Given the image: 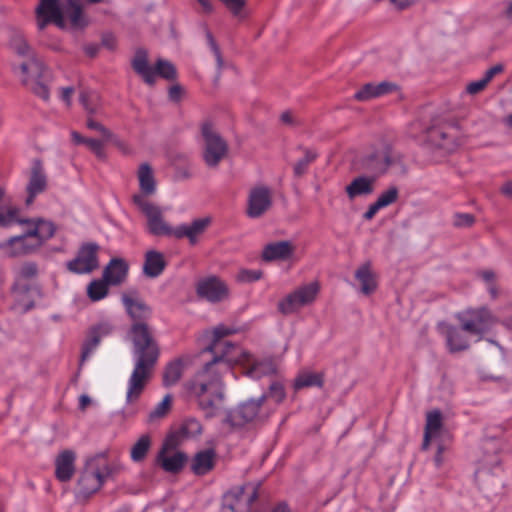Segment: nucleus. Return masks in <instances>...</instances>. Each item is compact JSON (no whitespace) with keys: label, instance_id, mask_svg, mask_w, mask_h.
<instances>
[{"label":"nucleus","instance_id":"nucleus-51","mask_svg":"<svg viewBox=\"0 0 512 512\" xmlns=\"http://www.w3.org/2000/svg\"><path fill=\"white\" fill-rule=\"evenodd\" d=\"M475 217L469 213H456L453 224L456 227H470L474 224Z\"/></svg>","mask_w":512,"mask_h":512},{"label":"nucleus","instance_id":"nucleus-2","mask_svg":"<svg viewBox=\"0 0 512 512\" xmlns=\"http://www.w3.org/2000/svg\"><path fill=\"white\" fill-rule=\"evenodd\" d=\"M233 332L234 330L224 325L214 328L213 339L205 349L213 354L212 360L186 383L187 390L197 398L199 407L206 412L207 417L214 416L215 403L223 400L222 374L229 371L232 363L236 361L235 357L229 356L235 345L224 340V337Z\"/></svg>","mask_w":512,"mask_h":512},{"label":"nucleus","instance_id":"nucleus-23","mask_svg":"<svg viewBox=\"0 0 512 512\" xmlns=\"http://www.w3.org/2000/svg\"><path fill=\"white\" fill-rule=\"evenodd\" d=\"M189 356H180L169 361L163 370L162 384L164 387L175 386L183 376Z\"/></svg>","mask_w":512,"mask_h":512},{"label":"nucleus","instance_id":"nucleus-19","mask_svg":"<svg viewBox=\"0 0 512 512\" xmlns=\"http://www.w3.org/2000/svg\"><path fill=\"white\" fill-rule=\"evenodd\" d=\"M295 252L294 245L287 240L276 241L266 244L261 253L264 262L287 261Z\"/></svg>","mask_w":512,"mask_h":512},{"label":"nucleus","instance_id":"nucleus-52","mask_svg":"<svg viewBox=\"0 0 512 512\" xmlns=\"http://www.w3.org/2000/svg\"><path fill=\"white\" fill-rule=\"evenodd\" d=\"M220 1L236 17L241 15V11L246 4V0H220Z\"/></svg>","mask_w":512,"mask_h":512},{"label":"nucleus","instance_id":"nucleus-17","mask_svg":"<svg viewBox=\"0 0 512 512\" xmlns=\"http://www.w3.org/2000/svg\"><path fill=\"white\" fill-rule=\"evenodd\" d=\"M47 188V176L42 162L35 159L32 163L29 181L26 187V205L33 203L35 197L43 193Z\"/></svg>","mask_w":512,"mask_h":512},{"label":"nucleus","instance_id":"nucleus-18","mask_svg":"<svg viewBox=\"0 0 512 512\" xmlns=\"http://www.w3.org/2000/svg\"><path fill=\"white\" fill-rule=\"evenodd\" d=\"M196 291L199 297L212 303L221 301L228 294L227 286L216 276L199 281Z\"/></svg>","mask_w":512,"mask_h":512},{"label":"nucleus","instance_id":"nucleus-37","mask_svg":"<svg viewBox=\"0 0 512 512\" xmlns=\"http://www.w3.org/2000/svg\"><path fill=\"white\" fill-rule=\"evenodd\" d=\"M30 290V286L28 284H20L16 282L12 286V291L17 295L15 303L13 305V309L20 314H25L32 310L35 307V302L33 300H29L25 302L21 297L28 293Z\"/></svg>","mask_w":512,"mask_h":512},{"label":"nucleus","instance_id":"nucleus-21","mask_svg":"<svg viewBox=\"0 0 512 512\" xmlns=\"http://www.w3.org/2000/svg\"><path fill=\"white\" fill-rule=\"evenodd\" d=\"M39 241L34 235H28V230L19 236L10 238L5 244L0 247L8 246L11 248V255H27L36 251L41 246Z\"/></svg>","mask_w":512,"mask_h":512},{"label":"nucleus","instance_id":"nucleus-47","mask_svg":"<svg viewBox=\"0 0 512 512\" xmlns=\"http://www.w3.org/2000/svg\"><path fill=\"white\" fill-rule=\"evenodd\" d=\"M399 196V190L396 186L389 187L386 191L382 192L377 198L376 202L385 208L397 201Z\"/></svg>","mask_w":512,"mask_h":512},{"label":"nucleus","instance_id":"nucleus-14","mask_svg":"<svg viewBox=\"0 0 512 512\" xmlns=\"http://www.w3.org/2000/svg\"><path fill=\"white\" fill-rule=\"evenodd\" d=\"M35 14L39 30L45 29L51 23L60 29L66 27L63 6L60 0H39Z\"/></svg>","mask_w":512,"mask_h":512},{"label":"nucleus","instance_id":"nucleus-3","mask_svg":"<svg viewBox=\"0 0 512 512\" xmlns=\"http://www.w3.org/2000/svg\"><path fill=\"white\" fill-rule=\"evenodd\" d=\"M133 203L146 216L148 233L156 237L187 238L191 245H195L198 242V236L203 234L210 224V218H198L190 224H181L173 228L164 221L160 207L145 200L142 195H134Z\"/></svg>","mask_w":512,"mask_h":512},{"label":"nucleus","instance_id":"nucleus-31","mask_svg":"<svg viewBox=\"0 0 512 512\" xmlns=\"http://www.w3.org/2000/svg\"><path fill=\"white\" fill-rule=\"evenodd\" d=\"M462 327L447 326L445 336L446 343L450 352H460L469 348V341L464 335Z\"/></svg>","mask_w":512,"mask_h":512},{"label":"nucleus","instance_id":"nucleus-26","mask_svg":"<svg viewBox=\"0 0 512 512\" xmlns=\"http://www.w3.org/2000/svg\"><path fill=\"white\" fill-rule=\"evenodd\" d=\"M63 12L64 20L66 21L67 19L73 29L82 30L89 23L88 18L83 12L82 6L77 2V0H65Z\"/></svg>","mask_w":512,"mask_h":512},{"label":"nucleus","instance_id":"nucleus-38","mask_svg":"<svg viewBox=\"0 0 512 512\" xmlns=\"http://www.w3.org/2000/svg\"><path fill=\"white\" fill-rule=\"evenodd\" d=\"M277 372L276 364L272 359H265L255 361L248 369L247 374L254 379H259L263 376L274 375Z\"/></svg>","mask_w":512,"mask_h":512},{"label":"nucleus","instance_id":"nucleus-62","mask_svg":"<svg viewBox=\"0 0 512 512\" xmlns=\"http://www.w3.org/2000/svg\"><path fill=\"white\" fill-rule=\"evenodd\" d=\"M444 452V446L442 444L438 445L437 452L434 456V463L437 468H439L443 463L442 454Z\"/></svg>","mask_w":512,"mask_h":512},{"label":"nucleus","instance_id":"nucleus-58","mask_svg":"<svg viewBox=\"0 0 512 512\" xmlns=\"http://www.w3.org/2000/svg\"><path fill=\"white\" fill-rule=\"evenodd\" d=\"M87 127L91 130H96L101 133L104 137H110V132L101 123L93 120L92 118L87 119Z\"/></svg>","mask_w":512,"mask_h":512},{"label":"nucleus","instance_id":"nucleus-41","mask_svg":"<svg viewBox=\"0 0 512 512\" xmlns=\"http://www.w3.org/2000/svg\"><path fill=\"white\" fill-rule=\"evenodd\" d=\"M11 48L22 57H30L33 55L24 35L19 31H13L10 36Z\"/></svg>","mask_w":512,"mask_h":512},{"label":"nucleus","instance_id":"nucleus-1","mask_svg":"<svg viewBox=\"0 0 512 512\" xmlns=\"http://www.w3.org/2000/svg\"><path fill=\"white\" fill-rule=\"evenodd\" d=\"M122 304L133 324L129 330L133 348L134 369L128 380L126 401L138 399L143 392L151 373L157 364L160 350L147 321L152 316V308L141 298L123 294Z\"/></svg>","mask_w":512,"mask_h":512},{"label":"nucleus","instance_id":"nucleus-7","mask_svg":"<svg viewBox=\"0 0 512 512\" xmlns=\"http://www.w3.org/2000/svg\"><path fill=\"white\" fill-rule=\"evenodd\" d=\"M456 318L461 323L462 329L471 334L479 336L478 340L488 332L496 322L495 316L487 307L467 309L459 312Z\"/></svg>","mask_w":512,"mask_h":512},{"label":"nucleus","instance_id":"nucleus-64","mask_svg":"<svg viewBox=\"0 0 512 512\" xmlns=\"http://www.w3.org/2000/svg\"><path fill=\"white\" fill-rule=\"evenodd\" d=\"M500 191L503 195L512 197V181H507L504 183Z\"/></svg>","mask_w":512,"mask_h":512},{"label":"nucleus","instance_id":"nucleus-36","mask_svg":"<svg viewBox=\"0 0 512 512\" xmlns=\"http://www.w3.org/2000/svg\"><path fill=\"white\" fill-rule=\"evenodd\" d=\"M324 385V375L323 373H313V372H301L295 378L293 383V388L295 391H299L303 388L307 387H319L321 388Z\"/></svg>","mask_w":512,"mask_h":512},{"label":"nucleus","instance_id":"nucleus-4","mask_svg":"<svg viewBox=\"0 0 512 512\" xmlns=\"http://www.w3.org/2000/svg\"><path fill=\"white\" fill-rule=\"evenodd\" d=\"M131 66L143 82L151 87L155 85L157 77L167 81H173L177 78L176 67L169 60L158 58L153 66L150 65L148 51L144 48H138L135 51Z\"/></svg>","mask_w":512,"mask_h":512},{"label":"nucleus","instance_id":"nucleus-54","mask_svg":"<svg viewBox=\"0 0 512 512\" xmlns=\"http://www.w3.org/2000/svg\"><path fill=\"white\" fill-rule=\"evenodd\" d=\"M171 403V396L166 395L163 400L156 406V408L150 413L151 418L162 417L166 414Z\"/></svg>","mask_w":512,"mask_h":512},{"label":"nucleus","instance_id":"nucleus-50","mask_svg":"<svg viewBox=\"0 0 512 512\" xmlns=\"http://www.w3.org/2000/svg\"><path fill=\"white\" fill-rule=\"evenodd\" d=\"M376 86V95L379 97L397 92L399 90V86L391 81H382L380 83H375Z\"/></svg>","mask_w":512,"mask_h":512},{"label":"nucleus","instance_id":"nucleus-27","mask_svg":"<svg viewBox=\"0 0 512 512\" xmlns=\"http://www.w3.org/2000/svg\"><path fill=\"white\" fill-rule=\"evenodd\" d=\"M167 262L163 253L157 250H148L144 256L143 274L149 278L159 277L165 270Z\"/></svg>","mask_w":512,"mask_h":512},{"label":"nucleus","instance_id":"nucleus-40","mask_svg":"<svg viewBox=\"0 0 512 512\" xmlns=\"http://www.w3.org/2000/svg\"><path fill=\"white\" fill-rule=\"evenodd\" d=\"M108 286H110V283L103 278L95 279L87 286V295L94 302L100 301L108 295Z\"/></svg>","mask_w":512,"mask_h":512},{"label":"nucleus","instance_id":"nucleus-6","mask_svg":"<svg viewBox=\"0 0 512 512\" xmlns=\"http://www.w3.org/2000/svg\"><path fill=\"white\" fill-rule=\"evenodd\" d=\"M266 400L267 395L262 394L257 399L251 398L240 403L237 407L226 412L223 422L231 428H242L250 422L264 419L261 414V407Z\"/></svg>","mask_w":512,"mask_h":512},{"label":"nucleus","instance_id":"nucleus-57","mask_svg":"<svg viewBox=\"0 0 512 512\" xmlns=\"http://www.w3.org/2000/svg\"><path fill=\"white\" fill-rule=\"evenodd\" d=\"M487 84L488 83L485 81L484 78H482L478 81H473L467 85L466 92L468 94L475 95V94L481 92L487 86Z\"/></svg>","mask_w":512,"mask_h":512},{"label":"nucleus","instance_id":"nucleus-42","mask_svg":"<svg viewBox=\"0 0 512 512\" xmlns=\"http://www.w3.org/2000/svg\"><path fill=\"white\" fill-rule=\"evenodd\" d=\"M18 210L16 208H5L0 207V227H8L14 223L24 224V222H30L29 219H18Z\"/></svg>","mask_w":512,"mask_h":512},{"label":"nucleus","instance_id":"nucleus-15","mask_svg":"<svg viewBox=\"0 0 512 512\" xmlns=\"http://www.w3.org/2000/svg\"><path fill=\"white\" fill-rule=\"evenodd\" d=\"M272 206V193L269 187L260 185L253 187L248 195L246 214L256 219L263 216Z\"/></svg>","mask_w":512,"mask_h":512},{"label":"nucleus","instance_id":"nucleus-32","mask_svg":"<svg viewBox=\"0 0 512 512\" xmlns=\"http://www.w3.org/2000/svg\"><path fill=\"white\" fill-rule=\"evenodd\" d=\"M376 181L373 176H358L346 186V193L350 199L360 195H368L373 192V183Z\"/></svg>","mask_w":512,"mask_h":512},{"label":"nucleus","instance_id":"nucleus-9","mask_svg":"<svg viewBox=\"0 0 512 512\" xmlns=\"http://www.w3.org/2000/svg\"><path fill=\"white\" fill-rule=\"evenodd\" d=\"M201 134L204 139L203 160L208 167L215 168L226 156L228 145L210 122L202 124Z\"/></svg>","mask_w":512,"mask_h":512},{"label":"nucleus","instance_id":"nucleus-28","mask_svg":"<svg viewBox=\"0 0 512 512\" xmlns=\"http://www.w3.org/2000/svg\"><path fill=\"white\" fill-rule=\"evenodd\" d=\"M21 72L27 77L23 79V84H29V78L34 80H42L47 78L48 70L43 62L34 55L29 57V61L23 62L20 65Z\"/></svg>","mask_w":512,"mask_h":512},{"label":"nucleus","instance_id":"nucleus-8","mask_svg":"<svg viewBox=\"0 0 512 512\" xmlns=\"http://www.w3.org/2000/svg\"><path fill=\"white\" fill-rule=\"evenodd\" d=\"M399 156L393 151L390 145H383L380 148L363 156L360 160V168L377 179L387 173L389 167L395 164Z\"/></svg>","mask_w":512,"mask_h":512},{"label":"nucleus","instance_id":"nucleus-20","mask_svg":"<svg viewBox=\"0 0 512 512\" xmlns=\"http://www.w3.org/2000/svg\"><path fill=\"white\" fill-rule=\"evenodd\" d=\"M129 271V265L123 258L114 257L103 269V279L110 283V286H119L125 282Z\"/></svg>","mask_w":512,"mask_h":512},{"label":"nucleus","instance_id":"nucleus-60","mask_svg":"<svg viewBox=\"0 0 512 512\" xmlns=\"http://www.w3.org/2000/svg\"><path fill=\"white\" fill-rule=\"evenodd\" d=\"M502 71H503V66L502 65H500V64L494 65V66H492L491 68H489L485 72V75H484L483 78L485 79V81L487 83H489L496 74H498V73H500Z\"/></svg>","mask_w":512,"mask_h":512},{"label":"nucleus","instance_id":"nucleus-49","mask_svg":"<svg viewBox=\"0 0 512 512\" xmlns=\"http://www.w3.org/2000/svg\"><path fill=\"white\" fill-rule=\"evenodd\" d=\"M206 39H207L210 49L212 50V52L215 56L217 68L219 70H221L223 67L224 61H223L220 49H219L212 33L208 29H206Z\"/></svg>","mask_w":512,"mask_h":512},{"label":"nucleus","instance_id":"nucleus-56","mask_svg":"<svg viewBox=\"0 0 512 512\" xmlns=\"http://www.w3.org/2000/svg\"><path fill=\"white\" fill-rule=\"evenodd\" d=\"M38 273L37 265L33 262L24 263L19 271V274L24 279H31Z\"/></svg>","mask_w":512,"mask_h":512},{"label":"nucleus","instance_id":"nucleus-45","mask_svg":"<svg viewBox=\"0 0 512 512\" xmlns=\"http://www.w3.org/2000/svg\"><path fill=\"white\" fill-rule=\"evenodd\" d=\"M265 394L267 395V399L270 398L274 400L276 404L282 403L286 398L285 387L280 381L271 382L268 388V392Z\"/></svg>","mask_w":512,"mask_h":512},{"label":"nucleus","instance_id":"nucleus-13","mask_svg":"<svg viewBox=\"0 0 512 512\" xmlns=\"http://www.w3.org/2000/svg\"><path fill=\"white\" fill-rule=\"evenodd\" d=\"M257 498V487L247 484L228 491L224 496V507L232 512H254L253 504Z\"/></svg>","mask_w":512,"mask_h":512},{"label":"nucleus","instance_id":"nucleus-55","mask_svg":"<svg viewBox=\"0 0 512 512\" xmlns=\"http://www.w3.org/2000/svg\"><path fill=\"white\" fill-rule=\"evenodd\" d=\"M32 91L35 95L40 97L41 99L47 101L49 99V89L46 84L42 82V80H35L33 85L31 86Z\"/></svg>","mask_w":512,"mask_h":512},{"label":"nucleus","instance_id":"nucleus-63","mask_svg":"<svg viewBox=\"0 0 512 512\" xmlns=\"http://www.w3.org/2000/svg\"><path fill=\"white\" fill-rule=\"evenodd\" d=\"M271 512H291V510L286 502H280L272 508Z\"/></svg>","mask_w":512,"mask_h":512},{"label":"nucleus","instance_id":"nucleus-33","mask_svg":"<svg viewBox=\"0 0 512 512\" xmlns=\"http://www.w3.org/2000/svg\"><path fill=\"white\" fill-rule=\"evenodd\" d=\"M355 278L359 281L360 290L364 295H370L376 290L377 283L369 262L364 263L356 270Z\"/></svg>","mask_w":512,"mask_h":512},{"label":"nucleus","instance_id":"nucleus-5","mask_svg":"<svg viewBox=\"0 0 512 512\" xmlns=\"http://www.w3.org/2000/svg\"><path fill=\"white\" fill-rule=\"evenodd\" d=\"M112 470L108 465L105 454L100 453L86 461L77 483V493L84 498L90 497L104 484Z\"/></svg>","mask_w":512,"mask_h":512},{"label":"nucleus","instance_id":"nucleus-43","mask_svg":"<svg viewBox=\"0 0 512 512\" xmlns=\"http://www.w3.org/2000/svg\"><path fill=\"white\" fill-rule=\"evenodd\" d=\"M79 101L89 114L96 112L98 106V94L96 92L82 90L79 95Z\"/></svg>","mask_w":512,"mask_h":512},{"label":"nucleus","instance_id":"nucleus-22","mask_svg":"<svg viewBox=\"0 0 512 512\" xmlns=\"http://www.w3.org/2000/svg\"><path fill=\"white\" fill-rule=\"evenodd\" d=\"M76 454L66 449L61 451L55 459V477L60 482H68L75 473Z\"/></svg>","mask_w":512,"mask_h":512},{"label":"nucleus","instance_id":"nucleus-25","mask_svg":"<svg viewBox=\"0 0 512 512\" xmlns=\"http://www.w3.org/2000/svg\"><path fill=\"white\" fill-rule=\"evenodd\" d=\"M216 452L212 448L197 452L191 460V471L197 476H204L215 466Z\"/></svg>","mask_w":512,"mask_h":512},{"label":"nucleus","instance_id":"nucleus-46","mask_svg":"<svg viewBox=\"0 0 512 512\" xmlns=\"http://www.w3.org/2000/svg\"><path fill=\"white\" fill-rule=\"evenodd\" d=\"M378 98L376 95L375 83L369 82L364 84L355 94L354 99L357 101L365 102L371 99Z\"/></svg>","mask_w":512,"mask_h":512},{"label":"nucleus","instance_id":"nucleus-24","mask_svg":"<svg viewBox=\"0 0 512 512\" xmlns=\"http://www.w3.org/2000/svg\"><path fill=\"white\" fill-rule=\"evenodd\" d=\"M425 139L432 147L442 149L446 152H452L458 146L455 137L443 131L440 127L427 129Z\"/></svg>","mask_w":512,"mask_h":512},{"label":"nucleus","instance_id":"nucleus-35","mask_svg":"<svg viewBox=\"0 0 512 512\" xmlns=\"http://www.w3.org/2000/svg\"><path fill=\"white\" fill-rule=\"evenodd\" d=\"M201 433V423L195 418H188L176 431H173L168 436H175V440H178L179 444H181L184 439L196 437Z\"/></svg>","mask_w":512,"mask_h":512},{"label":"nucleus","instance_id":"nucleus-53","mask_svg":"<svg viewBox=\"0 0 512 512\" xmlns=\"http://www.w3.org/2000/svg\"><path fill=\"white\" fill-rule=\"evenodd\" d=\"M89 149L96 155L97 158L104 160L106 157L102 141L98 139L89 138L86 144Z\"/></svg>","mask_w":512,"mask_h":512},{"label":"nucleus","instance_id":"nucleus-30","mask_svg":"<svg viewBox=\"0 0 512 512\" xmlns=\"http://www.w3.org/2000/svg\"><path fill=\"white\" fill-rule=\"evenodd\" d=\"M296 150L302 152L303 156L293 164V176L301 178L308 172L309 166L318 158V152L303 145H298Z\"/></svg>","mask_w":512,"mask_h":512},{"label":"nucleus","instance_id":"nucleus-12","mask_svg":"<svg viewBox=\"0 0 512 512\" xmlns=\"http://www.w3.org/2000/svg\"><path fill=\"white\" fill-rule=\"evenodd\" d=\"M179 445V441L175 440V436H167L161 449L158 451L155 463L165 472L178 474L187 463L188 456L182 451H178L171 456L167 455L169 450L176 449Z\"/></svg>","mask_w":512,"mask_h":512},{"label":"nucleus","instance_id":"nucleus-39","mask_svg":"<svg viewBox=\"0 0 512 512\" xmlns=\"http://www.w3.org/2000/svg\"><path fill=\"white\" fill-rule=\"evenodd\" d=\"M150 448L151 437L148 434L142 435L131 448V460L135 463L144 461Z\"/></svg>","mask_w":512,"mask_h":512},{"label":"nucleus","instance_id":"nucleus-11","mask_svg":"<svg viewBox=\"0 0 512 512\" xmlns=\"http://www.w3.org/2000/svg\"><path fill=\"white\" fill-rule=\"evenodd\" d=\"M100 246L96 242L81 244L74 259L66 263V268L74 274H89L99 267L98 252Z\"/></svg>","mask_w":512,"mask_h":512},{"label":"nucleus","instance_id":"nucleus-48","mask_svg":"<svg viewBox=\"0 0 512 512\" xmlns=\"http://www.w3.org/2000/svg\"><path fill=\"white\" fill-rule=\"evenodd\" d=\"M263 272L260 269H241L237 274V280L242 283H253L260 280Z\"/></svg>","mask_w":512,"mask_h":512},{"label":"nucleus","instance_id":"nucleus-61","mask_svg":"<svg viewBox=\"0 0 512 512\" xmlns=\"http://www.w3.org/2000/svg\"><path fill=\"white\" fill-rule=\"evenodd\" d=\"M380 209H382V207L375 201L368 207L367 211L363 214V218L365 220H371Z\"/></svg>","mask_w":512,"mask_h":512},{"label":"nucleus","instance_id":"nucleus-16","mask_svg":"<svg viewBox=\"0 0 512 512\" xmlns=\"http://www.w3.org/2000/svg\"><path fill=\"white\" fill-rule=\"evenodd\" d=\"M113 330L114 326L108 320L92 325L87 331L86 338L82 344L80 362L86 361L97 349L102 338L109 336Z\"/></svg>","mask_w":512,"mask_h":512},{"label":"nucleus","instance_id":"nucleus-34","mask_svg":"<svg viewBox=\"0 0 512 512\" xmlns=\"http://www.w3.org/2000/svg\"><path fill=\"white\" fill-rule=\"evenodd\" d=\"M138 180L142 196L153 195L156 191V181L151 166L148 163L140 165L138 170Z\"/></svg>","mask_w":512,"mask_h":512},{"label":"nucleus","instance_id":"nucleus-10","mask_svg":"<svg viewBox=\"0 0 512 512\" xmlns=\"http://www.w3.org/2000/svg\"><path fill=\"white\" fill-rule=\"evenodd\" d=\"M320 290L318 282L302 285L289 293L278 303V311L283 315L296 313L300 308L310 305L316 299Z\"/></svg>","mask_w":512,"mask_h":512},{"label":"nucleus","instance_id":"nucleus-44","mask_svg":"<svg viewBox=\"0 0 512 512\" xmlns=\"http://www.w3.org/2000/svg\"><path fill=\"white\" fill-rule=\"evenodd\" d=\"M442 428V414L439 410H433L427 414L425 431L436 436Z\"/></svg>","mask_w":512,"mask_h":512},{"label":"nucleus","instance_id":"nucleus-59","mask_svg":"<svg viewBox=\"0 0 512 512\" xmlns=\"http://www.w3.org/2000/svg\"><path fill=\"white\" fill-rule=\"evenodd\" d=\"M183 93L181 85L175 84L169 88L168 97L172 102H179Z\"/></svg>","mask_w":512,"mask_h":512},{"label":"nucleus","instance_id":"nucleus-29","mask_svg":"<svg viewBox=\"0 0 512 512\" xmlns=\"http://www.w3.org/2000/svg\"><path fill=\"white\" fill-rule=\"evenodd\" d=\"M30 222H24L32 227L28 230V235H34L41 244L52 238L56 232V226L53 222L42 218L30 219Z\"/></svg>","mask_w":512,"mask_h":512}]
</instances>
